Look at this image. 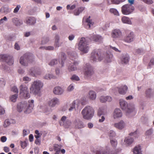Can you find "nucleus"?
Instances as JSON below:
<instances>
[{
    "mask_svg": "<svg viewBox=\"0 0 154 154\" xmlns=\"http://www.w3.org/2000/svg\"><path fill=\"white\" fill-rule=\"evenodd\" d=\"M103 59V56L101 55L100 50H97L93 51L91 53V59L93 61H96L97 60L100 61Z\"/></svg>",
    "mask_w": 154,
    "mask_h": 154,
    "instance_id": "nucleus-6",
    "label": "nucleus"
},
{
    "mask_svg": "<svg viewBox=\"0 0 154 154\" xmlns=\"http://www.w3.org/2000/svg\"><path fill=\"white\" fill-rule=\"evenodd\" d=\"M31 91L36 94H37L38 91V81L34 82L30 88Z\"/></svg>",
    "mask_w": 154,
    "mask_h": 154,
    "instance_id": "nucleus-10",
    "label": "nucleus"
},
{
    "mask_svg": "<svg viewBox=\"0 0 154 154\" xmlns=\"http://www.w3.org/2000/svg\"><path fill=\"white\" fill-rule=\"evenodd\" d=\"M45 79H50L53 78V76L51 74L47 75L45 77Z\"/></svg>",
    "mask_w": 154,
    "mask_h": 154,
    "instance_id": "nucleus-58",
    "label": "nucleus"
},
{
    "mask_svg": "<svg viewBox=\"0 0 154 154\" xmlns=\"http://www.w3.org/2000/svg\"><path fill=\"white\" fill-rule=\"evenodd\" d=\"M23 80L26 83L31 80V79L27 76H25L23 78Z\"/></svg>",
    "mask_w": 154,
    "mask_h": 154,
    "instance_id": "nucleus-46",
    "label": "nucleus"
},
{
    "mask_svg": "<svg viewBox=\"0 0 154 154\" xmlns=\"http://www.w3.org/2000/svg\"><path fill=\"white\" fill-rule=\"evenodd\" d=\"M17 97L18 95L17 94H15L11 96L10 97V100L12 102H15L16 101Z\"/></svg>",
    "mask_w": 154,
    "mask_h": 154,
    "instance_id": "nucleus-37",
    "label": "nucleus"
},
{
    "mask_svg": "<svg viewBox=\"0 0 154 154\" xmlns=\"http://www.w3.org/2000/svg\"><path fill=\"white\" fill-rule=\"evenodd\" d=\"M25 23L29 25H33L36 23V19L34 17H28L26 19Z\"/></svg>",
    "mask_w": 154,
    "mask_h": 154,
    "instance_id": "nucleus-15",
    "label": "nucleus"
},
{
    "mask_svg": "<svg viewBox=\"0 0 154 154\" xmlns=\"http://www.w3.org/2000/svg\"><path fill=\"white\" fill-rule=\"evenodd\" d=\"M124 141L127 144L130 145L133 142V139L131 137H128L125 138Z\"/></svg>",
    "mask_w": 154,
    "mask_h": 154,
    "instance_id": "nucleus-36",
    "label": "nucleus"
},
{
    "mask_svg": "<svg viewBox=\"0 0 154 154\" xmlns=\"http://www.w3.org/2000/svg\"><path fill=\"white\" fill-rule=\"evenodd\" d=\"M82 114L83 118L85 119L89 120L92 117L94 114V110L90 106H85L82 110Z\"/></svg>",
    "mask_w": 154,
    "mask_h": 154,
    "instance_id": "nucleus-3",
    "label": "nucleus"
},
{
    "mask_svg": "<svg viewBox=\"0 0 154 154\" xmlns=\"http://www.w3.org/2000/svg\"><path fill=\"white\" fill-rule=\"evenodd\" d=\"M125 36L124 38V41L125 42L129 43L133 41L134 36L133 32L127 30L125 32Z\"/></svg>",
    "mask_w": 154,
    "mask_h": 154,
    "instance_id": "nucleus-8",
    "label": "nucleus"
},
{
    "mask_svg": "<svg viewBox=\"0 0 154 154\" xmlns=\"http://www.w3.org/2000/svg\"><path fill=\"white\" fill-rule=\"evenodd\" d=\"M71 79L72 81L75 80L76 81H78L80 80L79 77L75 75H73L72 77L71 78Z\"/></svg>",
    "mask_w": 154,
    "mask_h": 154,
    "instance_id": "nucleus-42",
    "label": "nucleus"
},
{
    "mask_svg": "<svg viewBox=\"0 0 154 154\" xmlns=\"http://www.w3.org/2000/svg\"><path fill=\"white\" fill-rule=\"evenodd\" d=\"M66 117L63 116L59 122L60 126H63L65 128H68L71 125V122L69 120H66Z\"/></svg>",
    "mask_w": 154,
    "mask_h": 154,
    "instance_id": "nucleus-9",
    "label": "nucleus"
},
{
    "mask_svg": "<svg viewBox=\"0 0 154 154\" xmlns=\"http://www.w3.org/2000/svg\"><path fill=\"white\" fill-rule=\"evenodd\" d=\"M109 135L110 137H114L115 136V133L113 131H110L109 133Z\"/></svg>",
    "mask_w": 154,
    "mask_h": 154,
    "instance_id": "nucleus-61",
    "label": "nucleus"
},
{
    "mask_svg": "<svg viewBox=\"0 0 154 154\" xmlns=\"http://www.w3.org/2000/svg\"><path fill=\"white\" fill-rule=\"evenodd\" d=\"M109 47H110V50L111 49H112L113 50L115 51L119 52H121L119 50L118 48H117L115 47H112L111 46H109Z\"/></svg>",
    "mask_w": 154,
    "mask_h": 154,
    "instance_id": "nucleus-57",
    "label": "nucleus"
},
{
    "mask_svg": "<svg viewBox=\"0 0 154 154\" xmlns=\"http://www.w3.org/2000/svg\"><path fill=\"white\" fill-rule=\"evenodd\" d=\"M57 60L56 59L52 60L51 62L49 63V65L51 66H53L57 64Z\"/></svg>",
    "mask_w": 154,
    "mask_h": 154,
    "instance_id": "nucleus-50",
    "label": "nucleus"
},
{
    "mask_svg": "<svg viewBox=\"0 0 154 154\" xmlns=\"http://www.w3.org/2000/svg\"><path fill=\"white\" fill-rule=\"evenodd\" d=\"M6 57V55H0V61H4Z\"/></svg>",
    "mask_w": 154,
    "mask_h": 154,
    "instance_id": "nucleus-59",
    "label": "nucleus"
},
{
    "mask_svg": "<svg viewBox=\"0 0 154 154\" xmlns=\"http://www.w3.org/2000/svg\"><path fill=\"white\" fill-rule=\"evenodd\" d=\"M5 85V82L4 79L2 78L0 79V86L3 87Z\"/></svg>",
    "mask_w": 154,
    "mask_h": 154,
    "instance_id": "nucleus-51",
    "label": "nucleus"
},
{
    "mask_svg": "<svg viewBox=\"0 0 154 154\" xmlns=\"http://www.w3.org/2000/svg\"><path fill=\"white\" fill-rule=\"evenodd\" d=\"M59 103L58 99L57 98H54L48 102V105L51 107H54Z\"/></svg>",
    "mask_w": 154,
    "mask_h": 154,
    "instance_id": "nucleus-13",
    "label": "nucleus"
},
{
    "mask_svg": "<svg viewBox=\"0 0 154 154\" xmlns=\"http://www.w3.org/2000/svg\"><path fill=\"white\" fill-rule=\"evenodd\" d=\"M35 138L36 139V140L35 141V143L36 144H38V131L36 130L35 132Z\"/></svg>",
    "mask_w": 154,
    "mask_h": 154,
    "instance_id": "nucleus-40",
    "label": "nucleus"
},
{
    "mask_svg": "<svg viewBox=\"0 0 154 154\" xmlns=\"http://www.w3.org/2000/svg\"><path fill=\"white\" fill-rule=\"evenodd\" d=\"M76 5H72L71 6L70 5H68L66 6V8L67 10H72L75 8Z\"/></svg>",
    "mask_w": 154,
    "mask_h": 154,
    "instance_id": "nucleus-44",
    "label": "nucleus"
},
{
    "mask_svg": "<svg viewBox=\"0 0 154 154\" xmlns=\"http://www.w3.org/2000/svg\"><path fill=\"white\" fill-rule=\"evenodd\" d=\"M122 113L119 109H116L114 112V118L121 117L122 116Z\"/></svg>",
    "mask_w": 154,
    "mask_h": 154,
    "instance_id": "nucleus-20",
    "label": "nucleus"
},
{
    "mask_svg": "<svg viewBox=\"0 0 154 154\" xmlns=\"http://www.w3.org/2000/svg\"><path fill=\"white\" fill-rule=\"evenodd\" d=\"M44 48L46 50H48L49 51L53 50L54 49V47L52 46H49L48 47H46Z\"/></svg>",
    "mask_w": 154,
    "mask_h": 154,
    "instance_id": "nucleus-62",
    "label": "nucleus"
},
{
    "mask_svg": "<svg viewBox=\"0 0 154 154\" xmlns=\"http://www.w3.org/2000/svg\"><path fill=\"white\" fill-rule=\"evenodd\" d=\"M128 89V87L126 85H122L119 88H117L119 93L121 94H124L126 93V91Z\"/></svg>",
    "mask_w": 154,
    "mask_h": 154,
    "instance_id": "nucleus-18",
    "label": "nucleus"
},
{
    "mask_svg": "<svg viewBox=\"0 0 154 154\" xmlns=\"http://www.w3.org/2000/svg\"><path fill=\"white\" fill-rule=\"evenodd\" d=\"M20 92L21 96L25 99H28L30 97L28 88L26 85L22 84L20 85Z\"/></svg>",
    "mask_w": 154,
    "mask_h": 154,
    "instance_id": "nucleus-5",
    "label": "nucleus"
},
{
    "mask_svg": "<svg viewBox=\"0 0 154 154\" xmlns=\"http://www.w3.org/2000/svg\"><path fill=\"white\" fill-rule=\"evenodd\" d=\"M55 43L56 44V45L57 46H58V42L59 40V36L57 35L55 36Z\"/></svg>",
    "mask_w": 154,
    "mask_h": 154,
    "instance_id": "nucleus-52",
    "label": "nucleus"
},
{
    "mask_svg": "<svg viewBox=\"0 0 154 154\" xmlns=\"http://www.w3.org/2000/svg\"><path fill=\"white\" fill-rule=\"evenodd\" d=\"M11 91L16 93H18V90L16 86H14L12 87Z\"/></svg>",
    "mask_w": 154,
    "mask_h": 154,
    "instance_id": "nucleus-49",
    "label": "nucleus"
},
{
    "mask_svg": "<svg viewBox=\"0 0 154 154\" xmlns=\"http://www.w3.org/2000/svg\"><path fill=\"white\" fill-rule=\"evenodd\" d=\"M134 9V7L131 5L126 4L122 7V12L124 14L128 15L132 12Z\"/></svg>",
    "mask_w": 154,
    "mask_h": 154,
    "instance_id": "nucleus-7",
    "label": "nucleus"
},
{
    "mask_svg": "<svg viewBox=\"0 0 154 154\" xmlns=\"http://www.w3.org/2000/svg\"><path fill=\"white\" fill-rule=\"evenodd\" d=\"M112 100L111 97L109 96H101L100 98V100L102 103H104L106 101L110 102Z\"/></svg>",
    "mask_w": 154,
    "mask_h": 154,
    "instance_id": "nucleus-26",
    "label": "nucleus"
},
{
    "mask_svg": "<svg viewBox=\"0 0 154 154\" xmlns=\"http://www.w3.org/2000/svg\"><path fill=\"white\" fill-rule=\"evenodd\" d=\"M75 101H74L70 104V107L69 109V110L71 111L75 109Z\"/></svg>",
    "mask_w": 154,
    "mask_h": 154,
    "instance_id": "nucleus-41",
    "label": "nucleus"
},
{
    "mask_svg": "<svg viewBox=\"0 0 154 154\" xmlns=\"http://www.w3.org/2000/svg\"><path fill=\"white\" fill-rule=\"evenodd\" d=\"M88 45V38H82L78 45V48L83 53H86L88 52L90 48Z\"/></svg>",
    "mask_w": 154,
    "mask_h": 154,
    "instance_id": "nucleus-2",
    "label": "nucleus"
},
{
    "mask_svg": "<svg viewBox=\"0 0 154 154\" xmlns=\"http://www.w3.org/2000/svg\"><path fill=\"white\" fill-rule=\"evenodd\" d=\"M119 103L121 109L125 110L127 113H130L134 109V107L133 106L128 105L127 102L122 100H120Z\"/></svg>",
    "mask_w": 154,
    "mask_h": 154,
    "instance_id": "nucleus-4",
    "label": "nucleus"
},
{
    "mask_svg": "<svg viewBox=\"0 0 154 154\" xmlns=\"http://www.w3.org/2000/svg\"><path fill=\"white\" fill-rule=\"evenodd\" d=\"M105 113L103 109L100 108L99 109L97 112V115L98 116H100L102 115H104Z\"/></svg>",
    "mask_w": 154,
    "mask_h": 154,
    "instance_id": "nucleus-38",
    "label": "nucleus"
},
{
    "mask_svg": "<svg viewBox=\"0 0 154 154\" xmlns=\"http://www.w3.org/2000/svg\"><path fill=\"white\" fill-rule=\"evenodd\" d=\"M154 65V58H152L151 59L149 62L148 68H150L151 67V66Z\"/></svg>",
    "mask_w": 154,
    "mask_h": 154,
    "instance_id": "nucleus-43",
    "label": "nucleus"
},
{
    "mask_svg": "<svg viewBox=\"0 0 154 154\" xmlns=\"http://www.w3.org/2000/svg\"><path fill=\"white\" fill-rule=\"evenodd\" d=\"M14 48L17 50H19L20 49V46L17 43H15L14 45Z\"/></svg>",
    "mask_w": 154,
    "mask_h": 154,
    "instance_id": "nucleus-63",
    "label": "nucleus"
},
{
    "mask_svg": "<svg viewBox=\"0 0 154 154\" xmlns=\"http://www.w3.org/2000/svg\"><path fill=\"white\" fill-rule=\"evenodd\" d=\"M109 11L111 13L113 14L114 15H119V13L118 11L115 9L113 8H111L109 10Z\"/></svg>",
    "mask_w": 154,
    "mask_h": 154,
    "instance_id": "nucleus-39",
    "label": "nucleus"
},
{
    "mask_svg": "<svg viewBox=\"0 0 154 154\" xmlns=\"http://www.w3.org/2000/svg\"><path fill=\"white\" fill-rule=\"evenodd\" d=\"M61 61L60 63L61 64V66L62 67L63 66L64 64V61L65 60L66 58L65 54L63 53H61Z\"/></svg>",
    "mask_w": 154,
    "mask_h": 154,
    "instance_id": "nucleus-33",
    "label": "nucleus"
},
{
    "mask_svg": "<svg viewBox=\"0 0 154 154\" xmlns=\"http://www.w3.org/2000/svg\"><path fill=\"white\" fill-rule=\"evenodd\" d=\"M146 97H150L152 96L153 94V92L152 91L151 89L148 88L146 91Z\"/></svg>",
    "mask_w": 154,
    "mask_h": 154,
    "instance_id": "nucleus-30",
    "label": "nucleus"
},
{
    "mask_svg": "<svg viewBox=\"0 0 154 154\" xmlns=\"http://www.w3.org/2000/svg\"><path fill=\"white\" fill-rule=\"evenodd\" d=\"M30 133V131L29 130H24L23 131V136H26Z\"/></svg>",
    "mask_w": 154,
    "mask_h": 154,
    "instance_id": "nucleus-56",
    "label": "nucleus"
},
{
    "mask_svg": "<svg viewBox=\"0 0 154 154\" xmlns=\"http://www.w3.org/2000/svg\"><path fill=\"white\" fill-rule=\"evenodd\" d=\"M122 22L124 23L128 24H131V21L129 19L126 17L124 16L122 18Z\"/></svg>",
    "mask_w": 154,
    "mask_h": 154,
    "instance_id": "nucleus-31",
    "label": "nucleus"
},
{
    "mask_svg": "<svg viewBox=\"0 0 154 154\" xmlns=\"http://www.w3.org/2000/svg\"><path fill=\"white\" fill-rule=\"evenodd\" d=\"M75 125V127L76 128H81L84 127V125L83 122L80 121H78Z\"/></svg>",
    "mask_w": 154,
    "mask_h": 154,
    "instance_id": "nucleus-34",
    "label": "nucleus"
},
{
    "mask_svg": "<svg viewBox=\"0 0 154 154\" xmlns=\"http://www.w3.org/2000/svg\"><path fill=\"white\" fill-rule=\"evenodd\" d=\"M86 67L85 69L84 74L87 76H89L93 73V69L89 64H86Z\"/></svg>",
    "mask_w": 154,
    "mask_h": 154,
    "instance_id": "nucleus-11",
    "label": "nucleus"
},
{
    "mask_svg": "<svg viewBox=\"0 0 154 154\" xmlns=\"http://www.w3.org/2000/svg\"><path fill=\"white\" fill-rule=\"evenodd\" d=\"M4 61L5 62L9 65H13L14 62L13 57L6 55V57Z\"/></svg>",
    "mask_w": 154,
    "mask_h": 154,
    "instance_id": "nucleus-17",
    "label": "nucleus"
},
{
    "mask_svg": "<svg viewBox=\"0 0 154 154\" xmlns=\"http://www.w3.org/2000/svg\"><path fill=\"white\" fill-rule=\"evenodd\" d=\"M89 97L91 100H94L96 97L95 92L92 91H91L89 93Z\"/></svg>",
    "mask_w": 154,
    "mask_h": 154,
    "instance_id": "nucleus-29",
    "label": "nucleus"
},
{
    "mask_svg": "<svg viewBox=\"0 0 154 154\" xmlns=\"http://www.w3.org/2000/svg\"><path fill=\"white\" fill-rule=\"evenodd\" d=\"M152 133V129H150L148 130H147L146 133V135L149 136Z\"/></svg>",
    "mask_w": 154,
    "mask_h": 154,
    "instance_id": "nucleus-64",
    "label": "nucleus"
},
{
    "mask_svg": "<svg viewBox=\"0 0 154 154\" xmlns=\"http://www.w3.org/2000/svg\"><path fill=\"white\" fill-rule=\"evenodd\" d=\"M10 122L8 119L6 120L4 122L3 126L4 127H7L10 124Z\"/></svg>",
    "mask_w": 154,
    "mask_h": 154,
    "instance_id": "nucleus-45",
    "label": "nucleus"
},
{
    "mask_svg": "<svg viewBox=\"0 0 154 154\" xmlns=\"http://www.w3.org/2000/svg\"><path fill=\"white\" fill-rule=\"evenodd\" d=\"M20 8V5H17L16 7L14 8L13 11V12L14 13H17L19 11Z\"/></svg>",
    "mask_w": 154,
    "mask_h": 154,
    "instance_id": "nucleus-53",
    "label": "nucleus"
},
{
    "mask_svg": "<svg viewBox=\"0 0 154 154\" xmlns=\"http://www.w3.org/2000/svg\"><path fill=\"white\" fill-rule=\"evenodd\" d=\"M91 17L89 16L88 18L86 19V22L87 23V25L88 26V28H90L91 25H93L94 22H92L91 20L90 19Z\"/></svg>",
    "mask_w": 154,
    "mask_h": 154,
    "instance_id": "nucleus-32",
    "label": "nucleus"
},
{
    "mask_svg": "<svg viewBox=\"0 0 154 154\" xmlns=\"http://www.w3.org/2000/svg\"><path fill=\"white\" fill-rule=\"evenodd\" d=\"M90 40L96 42H101L102 40L101 36L97 35H93L91 36L90 38Z\"/></svg>",
    "mask_w": 154,
    "mask_h": 154,
    "instance_id": "nucleus-16",
    "label": "nucleus"
},
{
    "mask_svg": "<svg viewBox=\"0 0 154 154\" xmlns=\"http://www.w3.org/2000/svg\"><path fill=\"white\" fill-rule=\"evenodd\" d=\"M20 144L21 147L24 149L27 146V144L26 142L24 141L23 142L21 141Z\"/></svg>",
    "mask_w": 154,
    "mask_h": 154,
    "instance_id": "nucleus-54",
    "label": "nucleus"
},
{
    "mask_svg": "<svg viewBox=\"0 0 154 154\" xmlns=\"http://www.w3.org/2000/svg\"><path fill=\"white\" fill-rule=\"evenodd\" d=\"M49 41V39L47 37H44L42 38V44H45L46 43Z\"/></svg>",
    "mask_w": 154,
    "mask_h": 154,
    "instance_id": "nucleus-48",
    "label": "nucleus"
},
{
    "mask_svg": "<svg viewBox=\"0 0 154 154\" xmlns=\"http://www.w3.org/2000/svg\"><path fill=\"white\" fill-rule=\"evenodd\" d=\"M12 23L16 26H20L23 23V21L17 18L14 17L12 19Z\"/></svg>",
    "mask_w": 154,
    "mask_h": 154,
    "instance_id": "nucleus-19",
    "label": "nucleus"
},
{
    "mask_svg": "<svg viewBox=\"0 0 154 154\" xmlns=\"http://www.w3.org/2000/svg\"><path fill=\"white\" fill-rule=\"evenodd\" d=\"M125 123L122 121H121L118 123H115L114 126L116 128L119 129H122L125 127Z\"/></svg>",
    "mask_w": 154,
    "mask_h": 154,
    "instance_id": "nucleus-23",
    "label": "nucleus"
},
{
    "mask_svg": "<svg viewBox=\"0 0 154 154\" xmlns=\"http://www.w3.org/2000/svg\"><path fill=\"white\" fill-rule=\"evenodd\" d=\"M122 35L121 31L118 29H115L113 30L111 33V36L113 38H120Z\"/></svg>",
    "mask_w": 154,
    "mask_h": 154,
    "instance_id": "nucleus-12",
    "label": "nucleus"
},
{
    "mask_svg": "<svg viewBox=\"0 0 154 154\" xmlns=\"http://www.w3.org/2000/svg\"><path fill=\"white\" fill-rule=\"evenodd\" d=\"M63 92V90L59 87H56L54 89V92L56 94H61Z\"/></svg>",
    "mask_w": 154,
    "mask_h": 154,
    "instance_id": "nucleus-25",
    "label": "nucleus"
},
{
    "mask_svg": "<svg viewBox=\"0 0 154 154\" xmlns=\"http://www.w3.org/2000/svg\"><path fill=\"white\" fill-rule=\"evenodd\" d=\"M112 55L110 54H107L106 55V61L107 62H110V59H111L112 57Z\"/></svg>",
    "mask_w": 154,
    "mask_h": 154,
    "instance_id": "nucleus-55",
    "label": "nucleus"
},
{
    "mask_svg": "<svg viewBox=\"0 0 154 154\" xmlns=\"http://www.w3.org/2000/svg\"><path fill=\"white\" fill-rule=\"evenodd\" d=\"M110 143L112 146L114 147H116V146L117 144V141L113 140H111Z\"/></svg>",
    "mask_w": 154,
    "mask_h": 154,
    "instance_id": "nucleus-47",
    "label": "nucleus"
},
{
    "mask_svg": "<svg viewBox=\"0 0 154 154\" xmlns=\"http://www.w3.org/2000/svg\"><path fill=\"white\" fill-rule=\"evenodd\" d=\"M134 154H142V151L141 146L139 145L136 146L133 149Z\"/></svg>",
    "mask_w": 154,
    "mask_h": 154,
    "instance_id": "nucleus-22",
    "label": "nucleus"
},
{
    "mask_svg": "<svg viewBox=\"0 0 154 154\" xmlns=\"http://www.w3.org/2000/svg\"><path fill=\"white\" fill-rule=\"evenodd\" d=\"M78 65V62H74L69 67L68 69L70 71H73L77 69V66Z\"/></svg>",
    "mask_w": 154,
    "mask_h": 154,
    "instance_id": "nucleus-21",
    "label": "nucleus"
},
{
    "mask_svg": "<svg viewBox=\"0 0 154 154\" xmlns=\"http://www.w3.org/2000/svg\"><path fill=\"white\" fill-rule=\"evenodd\" d=\"M20 63L23 66H27L28 63V59L26 55H24L21 57L20 60Z\"/></svg>",
    "mask_w": 154,
    "mask_h": 154,
    "instance_id": "nucleus-14",
    "label": "nucleus"
},
{
    "mask_svg": "<svg viewBox=\"0 0 154 154\" xmlns=\"http://www.w3.org/2000/svg\"><path fill=\"white\" fill-rule=\"evenodd\" d=\"M11 9L8 7L2 8L0 9V11L5 14H7L11 11Z\"/></svg>",
    "mask_w": 154,
    "mask_h": 154,
    "instance_id": "nucleus-27",
    "label": "nucleus"
},
{
    "mask_svg": "<svg viewBox=\"0 0 154 154\" xmlns=\"http://www.w3.org/2000/svg\"><path fill=\"white\" fill-rule=\"evenodd\" d=\"M61 148V146H59L56 144L54 145V149L56 151V152L58 153L60 151Z\"/></svg>",
    "mask_w": 154,
    "mask_h": 154,
    "instance_id": "nucleus-35",
    "label": "nucleus"
},
{
    "mask_svg": "<svg viewBox=\"0 0 154 154\" xmlns=\"http://www.w3.org/2000/svg\"><path fill=\"white\" fill-rule=\"evenodd\" d=\"M85 9V7H81L75 9L74 11V14L75 15H78Z\"/></svg>",
    "mask_w": 154,
    "mask_h": 154,
    "instance_id": "nucleus-24",
    "label": "nucleus"
},
{
    "mask_svg": "<svg viewBox=\"0 0 154 154\" xmlns=\"http://www.w3.org/2000/svg\"><path fill=\"white\" fill-rule=\"evenodd\" d=\"M33 100H29L27 103L26 102H22L17 105V110L20 112L23 111L26 114L31 113L34 106Z\"/></svg>",
    "mask_w": 154,
    "mask_h": 154,
    "instance_id": "nucleus-1",
    "label": "nucleus"
},
{
    "mask_svg": "<svg viewBox=\"0 0 154 154\" xmlns=\"http://www.w3.org/2000/svg\"><path fill=\"white\" fill-rule=\"evenodd\" d=\"M5 112L4 109L0 106V115L4 114L5 113Z\"/></svg>",
    "mask_w": 154,
    "mask_h": 154,
    "instance_id": "nucleus-60",
    "label": "nucleus"
},
{
    "mask_svg": "<svg viewBox=\"0 0 154 154\" xmlns=\"http://www.w3.org/2000/svg\"><path fill=\"white\" fill-rule=\"evenodd\" d=\"M129 57L128 55H126L122 57L121 59L122 63L125 64H127L129 61Z\"/></svg>",
    "mask_w": 154,
    "mask_h": 154,
    "instance_id": "nucleus-28",
    "label": "nucleus"
}]
</instances>
